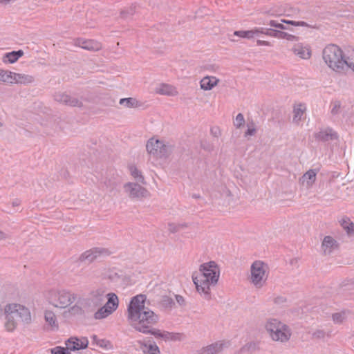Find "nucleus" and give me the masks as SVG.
<instances>
[{
    "label": "nucleus",
    "mask_w": 354,
    "mask_h": 354,
    "mask_svg": "<svg viewBox=\"0 0 354 354\" xmlns=\"http://www.w3.org/2000/svg\"><path fill=\"white\" fill-rule=\"evenodd\" d=\"M145 300L146 296L142 294L131 299L128 306V321L130 325L137 331L145 334H151L156 337L163 339L171 338V333H162L160 330L152 328L158 322V316L145 307Z\"/></svg>",
    "instance_id": "1"
},
{
    "label": "nucleus",
    "mask_w": 354,
    "mask_h": 354,
    "mask_svg": "<svg viewBox=\"0 0 354 354\" xmlns=\"http://www.w3.org/2000/svg\"><path fill=\"white\" fill-rule=\"evenodd\" d=\"M220 275V270L214 261H209L200 266L199 272L192 276L193 282L199 293H203L206 299H210V286L216 285Z\"/></svg>",
    "instance_id": "2"
},
{
    "label": "nucleus",
    "mask_w": 354,
    "mask_h": 354,
    "mask_svg": "<svg viewBox=\"0 0 354 354\" xmlns=\"http://www.w3.org/2000/svg\"><path fill=\"white\" fill-rule=\"evenodd\" d=\"M6 322L5 326L8 331H12L18 323H29L31 315L28 308L17 304H8L5 307Z\"/></svg>",
    "instance_id": "3"
},
{
    "label": "nucleus",
    "mask_w": 354,
    "mask_h": 354,
    "mask_svg": "<svg viewBox=\"0 0 354 354\" xmlns=\"http://www.w3.org/2000/svg\"><path fill=\"white\" fill-rule=\"evenodd\" d=\"M265 328L273 341L287 342L292 335L290 327L276 318H268Z\"/></svg>",
    "instance_id": "4"
},
{
    "label": "nucleus",
    "mask_w": 354,
    "mask_h": 354,
    "mask_svg": "<svg viewBox=\"0 0 354 354\" xmlns=\"http://www.w3.org/2000/svg\"><path fill=\"white\" fill-rule=\"evenodd\" d=\"M322 57L326 64L333 71L340 72L346 66V57L337 46L328 45L322 52Z\"/></svg>",
    "instance_id": "5"
},
{
    "label": "nucleus",
    "mask_w": 354,
    "mask_h": 354,
    "mask_svg": "<svg viewBox=\"0 0 354 354\" xmlns=\"http://www.w3.org/2000/svg\"><path fill=\"white\" fill-rule=\"evenodd\" d=\"M146 149L150 155L156 158H167L171 153L173 147L152 138L147 141Z\"/></svg>",
    "instance_id": "6"
},
{
    "label": "nucleus",
    "mask_w": 354,
    "mask_h": 354,
    "mask_svg": "<svg viewBox=\"0 0 354 354\" xmlns=\"http://www.w3.org/2000/svg\"><path fill=\"white\" fill-rule=\"evenodd\" d=\"M50 303L57 308H64L76 299V295L65 290H53L49 294Z\"/></svg>",
    "instance_id": "7"
},
{
    "label": "nucleus",
    "mask_w": 354,
    "mask_h": 354,
    "mask_svg": "<svg viewBox=\"0 0 354 354\" xmlns=\"http://www.w3.org/2000/svg\"><path fill=\"white\" fill-rule=\"evenodd\" d=\"M105 295L102 289H97L91 292L89 297L84 300L82 304L83 313H93L100 307L104 301Z\"/></svg>",
    "instance_id": "8"
},
{
    "label": "nucleus",
    "mask_w": 354,
    "mask_h": 354,
    "mask_svg": "<svg viewBox=\"0 0 354 354\" xmlns=\"http://www.w3.org/2000/svg\"><path fill=\"white\" fill-rule=\"evenodd\" d=\"M107 297V302L104 306L102 305L97 308V310L94 313V318L95 319H102L107 317L118 307V298L115 293H109Z\"/></svg>",
    "instance_id": "9"
},
{
    "label": "nucleus",
    "mask_w": 354,
    "mask_h": 354,
    "mask_svg": "<svg viewBox=\"0 0 354 354\" xmlns=\"http://www.w3.org/2000/svg\"><path fill=\"white\" fill-rule=\"evenodd\" d=\"M266 267L261 261H256L251 266V282L257 288H261L266 281Z\"/></svg>",
    "instance_id": "10"
},
{
    "label": "nucleus",
    "mask_w": 354,
    "mask_h": 354,
    "mask_svg": "<svg viewBox=\"0 0 354 354\" xmlns=\"http://www.w3.org/2000/svg\"><path fill=\"white\" fill-rule=\"evenodd\" d=\"M109 254L110 252L106 248H93L82 253L79 260L81 262L90 263L101 257H107Z\"/></svg>",
    "instance_id": "11"
},
{
    "label": "nucleus",
    "mask_w": 354,
    "mask_h": 354,
    "mask_svg": "<svg viewBox=\"0 0 354 354\" xmlns=\"http://www.w3.org/2000/svg\"><path fill=\"white\" fill-rule=\"evenodd\" d=\"M54 100L64 105L71 107H82L83 104L81 100L73 95L68 94L66 92L58 91L53 95Z\"/></svg>",
    "instance_id": "12"
},
{
    "label": "nucleus",
    "mask_w": 354,
    "mask_h": 354,
    "mask_svg": "<svg viewBox=\"0 0 354 354\" xmlns=\"http://www.w3.org/2000/svg\"><path fill=\"white\" fill-rule=\"evenodd\" d=\"M65 344L69 351H75L87 348L88 340L86 337L79 339L76 337H71L66 341Z\"/></svg>",
    "instance_id": "13"
},
{
    "label": "nucleus",
    "mask_w": 354,
    "mask_h": 354,
    "mask_svg": "<svg viewBox=\"0 0 354 354\" xmlns=\"http://www.w3.org/2000/svg\"><path fill=\"white\" fill-rule=\"evenodd\" d=\"M126 192L132 198L146 197L147 190L138 183H128L124 185Z\"/></svg>",
    "instance_id": "14"
},
{
    "label": "nucleus",
    "mask_w": 354,
    "mask_h": 354,
    "mask_svg": "<svg viewBox=\"0 0 354 354\" xmlns=\"http://www.w3.org/2000/svg\"><path fill=\"white\" fill-rule=\"evenodd\" d=\"M314 136L317 140L322 142H327L338 139L337 133L330 127L321 129L319 131L315 133Z\"/></svg>",
    "instance_id": "15"
},
{
    "label": "nucleus",
    "mask_w": 354,
    "mask_h": 354,
    "mask_svg": "<svg viewBox=\"0 0 354 354\" xmlns=\"http://www.w3.org/2000/svg\"><path fill=\"white\" fill-rule=\"evenodd\" d=\"M75 45L91 51H97L102 48L100 43L92 39H77Z\"/></svg>",
    "instance_id": "16"
},
{
    "label": "nucleus",
    "mask_w": 354,
    "mask_h": 354,
    "mask_svg": "<svg viewBox=\"0 0 354 354\" xmlns=\"http://www.w3.org/2000/svg\"><path fill=\"white\" fill-rule=\"evenodd\" d=\"M121 183V179L119 177H113L106 179L104 181V185L108 192L115 195L120 191Z\"/></svg>",
    "instance_id": "17"
},
{
    "label": "nucleus",
    "mask_w": 354,
    "mask_h": 354,
    "mask_svg": "<svg viewBox=\"0 0 354 354\" xmlns=\"http://www.w3.org/2000/svg\"><path fill=\"white\" fill-rule=\"evenodd\" d=\"M337 241L330 236H326L322 241V247L325 254H329L337 248Z\"/></svg>",
    "instance_id": "18"
},
{
    "label": "nucleus",
    "mask_w": 354,
    "mask_h": 354,
    "mask_svg": "<svg viewBox=\"0 0 354 354\" xmlns=\"http://www.w3.org/2000/svg\"><path fill=\"white\" fill-rule=\"evenodd\" d=\"M224 344L217 342L198 351V354H218L223 348Z\"/></svg>",
    "instance_id": "19"
},
{
    "label": "nucleus",
    "mask_w": 354,
    "mask_h": 354,
    "mask_svg": "<svg viewBox=\"0 0 354 354\" xmlns=\"http://www.w3.org/2000/svg\"><path fill=\"white\" fill-rule=\"evenodd\" d=\"M140 349L142 351L143 354H160L158 346L155 342L151 343L139 341Z\"/></svg>",
    "instance_id": "20"
},
{
    "label": "nucleus",
    "mask_w": 354,
    "mask_h": 354,
    "mask_svg": "<svg viewBox=\"0 0 354 354\" xmlns=\"http://www.w3.org/2000/svg\"><path fill=\"white\" fill-rule=\"evenodd\" d=\"M292 51L295 55H297L301 59H308L311 56L310 49L307 46H304L301 44L295 45L292 48Z\"/></svg>",
    "instance_id": "21"
},
{
    "label": "nucleus",
    "mask_w": 354,
    "mask_h": 354,
    "mask_svg": "<svg viewBox=\"0 0 354 354\" xmlns=\"http://www.w3.org/2000/svg\"><path fill=\"white\" fill-rule=\"evenodd\" d=\"M317 173L314 169H310L306 171L299 179V182L306 187H311L316 180Z\"/></svg>",
    "instance_id": "22"
},
{
    "label": "nucleus",
    "mask_w": 354,
    "mask_h": 354,
    "mask_svg": "<svg viewBox=\"0 0 354 354\" xmlns=\"http://www.w3.org/2000/svg\"><path fill=\"white\" fill-rule=\"evenodd\" d=\"M218 80L215 77L206 76L204 77L200 82L201 89L205 91H209L214 86L217 84Z\"/></svg>",
    "instance_id": "23"
},
{
    "label": "nucleus",
    "mask_w": 354,
    "mask_h": 354,
    "mask_svg": "<svg viewBox=\"0 0 354 354\" xmlns=\"http://www.w3.org/2000/svg\"><path fill=\"white\" fill-rule=\"evenodd\" d=\"M24 55L22 50H13L6 53L3 57V62L4 63L13 64L16 62L21 57Z\"/></svg>",
    "instance_id": "24"
},
{
    "label": "nucleus",
    "mask_w": 354,
    "mask_h": 354,
    "mask_svg": "<svg viewBox=\"0 0 354 354\" xmlns=\"http://www.w3.org/2000/svg\"><path fill=\"white\" fill-rule=\"evenodd\" d=\"M14 84H28L34 82V77L29 75L15 73Z\"/></svg>",
    "instance_id": "25"
},
{
    "label": "nucleus",
    "mask_w": 354,
    "mask_h": 354,
    "mask_svg": "<svg viewBox=\"0 0 354 354\" xmlns=\"http://www.w3.org/2000/svg\"><path fill=\"white\" fill-rule=\"evenodd\" d=\"M156 92L160 95H174L176 93L175 88L169 84H162L156 90Z\"/></svg>",
    "instance_id": "26"
},
{
    "label": "nucleus",
    "mask_w": 354,
    "mask_h": 354,
    "mask_svg": "<svg viewBox=\"0 0 354 354\" xmlns=\"http://www.w3.org/2000/svg\"><path fill=\"white\" fill-rule=\"evenodd\" d=\"M305 111L306 106L304 104H299L295 106L293 110V122L298 123L301 120Z\"/></svg>",
    "instance_id": "27"
},
{
    "label": "nucleus",
    "mask_w": 354,
    "mask_h": 354,
    "mask_svg": "<svg viewBox=\"0 0 354 354\" xmlns=\"http://www.w3.org/2000/svg\"><path fill=\"white\" fill-rule=\"evenodd\" d=\"M14 72L0 69V81L7 84H14Z\"/></svg>",
    "instance_id": "28"
},
{
    "label": "nucleus",
    "mask_w": 354,
    "mask_h": 354,
    "mask_svg": "<svg viewBox=\"0 0 354 354\" xmlns=\"http://www.w3.org/2000/svg\"><path fill=\"white\" fill-rule=\"evenodd\" d=\"M340 224L349 236H354V224L350 222L348 218H343L340 221Z\"/></svg>",
    "instance_id": "29"
},
{
    "label": "nucleus",
    "mask_w": 354,
    "mask_h": 354,
    "mask_svg": "<svg viewBox=\"0 0 354 354\" xmlns=\"http://www.w3.org/2000/svg\"><path fill=\"white\" fill-rule=\"evenodd\" d=\"M45 321L51 326L58 327L56 316L55 313L50 310H46L44 314Z\"/></svg>",
    "instance_id": "30"
},
{
    "label": "nucleus",
    "mask_w": 354,
    "mask_h": 354,
    "mask_svg": "<svg viewBox=\"0 0 354 354\" xmlns=\"http://www.w3.org/2000/svg\"><path fill=\"white\" fill-rule=\"evenodd\" d=\"M91 339H93V342L95 343L97 346L101 348H104L106 349H109L111 348V342L109 340L105 339H99L97 335H93L91 336Z\"/></svg>",
    "instance_id": "31"
},
{
    "label": "nucleus",
    "mask_w": 354,
    "mask_h": 354,
    "mask_svg": "<svg viewBox=\"0 0 354 354\" xmlns=\"http://www.w3.org/2000/svg\"><path fill=\"white\" fill-rule=\"evenodd\" d=\"M129 169L131 172V176L136 179L138 181L144 183V177L142 176L141 171L138 169L135 165H129Z\"/></svg>",
    "instance_id": "32"
},
{
    "label": "nucleus",
    "mask_w": 354,
    "mask_h": 354,
    "mask_svg": "<svg viewBox=\"0 0 354 354\" xmlns=\"http://www.w3.org/2000/svg\"><path fill=\"white\" fill-rule=\"evenodd\" d=\"M138 103V102L133 97L122 98L120 100V104L128 108L137 106Z\"/></svg>",
    "instance_id": "33"
},
{
    "label": "nucleus",
    "mask_w": 354,
    "mask_h": 354,
    "mask_svg": "<svg viewBox=\"0 0 354 354\" xmlns=\"http://www.w3.org/2000/svg\"><path fill=\"white\" fill-rule=\"evenodd\" d=\"M234 35L242 38L252 39L255 37V32L252 30H237L234 32Z\"/></svg>",
    "instance_id": "34"
},
{
    "label": "nucleus",
    "mask_w": 354,
    "mask_h": 354,
    "mask_svg": "<svg viewBox=\"0 0 354 354\" xmlns=\"http://www.w3.org/2000/svg\"><path fill=\"white\" fill-rule=\"evenodd\" d=\"M346 311H342L340 313H336L332 315L333 321L335 324H341L346 319Z\"/></svg>",
    "instance_id": "35"
},
{
    "label": "nucleus",
    "mask_w": 354,
    "mask_h": 354,
    "mask_svg": "<svg viewBox=\"0 0 354 354\" xmlns=\"http://www.w3.org/2000/svg\"><path fill=\"white\" fill-rule=\"evenodd\" d=\"M281 21L282 23L290 24V25L295 26L315 28L314 26L309 25L308 24H307L305 21H292V20L281 19Z\"/></svg>",
    "instance_id": "36"
},
{
    "label": "nucleus",
    "mask_w": 354,
    "mask_h": 354,
    "mask_svg": "<svg viewBox=\"0 0 354 354\" xmlns=\"http://www.w3.org/2000/svg\"><path fill=\"white\" fill-rule=\"evenodd\" d=\"M283 31L272 28L266 29L265 32L266 35H268L279 39H281L283 37Z\"/></svg>",
    "instance_id": "37"
},
{
    "label": "nucleus",
    "mask_w": 354,
    "mask_h": 354,
    "mask_svg": "<svg viewBox=\"0 0 354 354\" xmlns=\"http://www.w3.org/2000/svg\"><path fill=\"white\" fill-rule=\"evenodd\" d=\"M331 111L332 115L335 116L341 113V102L339 101H335L331 103Z\"/></svg>",
    "instance_id": "38"
},
{
    "label": "nucleus",
    "mask_w": 354,
    "mask_h": 354,
    "mask_svg": "<svg viewBox=\"0 0 354 354\" xmlns=\"http://www.w3.org/2000/svg\"><path fill=\"white\" fill-rule=\"evenodd\" d=\"M186 226V224L169 223L168 230L171 233H176L178 232L180 229L184 228Z\"/></svg>",
    "instance_id": "39"
},
{
    "label": "nucleus",
    "mask_w": 354,
    "mask_h": 354,
    "mask_svg": "<svg viewBox=\"0 0 354 354\" xmlns=\"http://www.w3.org/2000/svg\"><path fill=\"white\" fill-rule=\"evenodd\" d=\"M161 305L166 308H171L174 305V301L171 297L165 296L161 300Z\"/></svg>",
    "instance_id": "40"
},
{
    "label": "nucleus",
    "mask_w": 354,
    "mask_h": 354,
    "mask_svg": "<svg viewBox=\"0 0 354 354\" xmlns=\"http://www.w3.org/2000/svg\"><path fill=\"white\" fill-rule=\"evenodd\" d=\"M51 354H70L67 346L66 348L62 346H55L51 349Z\"/></svg>",
    "instance_id": "41"
},
{
    "label": "nucleus",
    "mask_w": 354,
    "mask_h": 354,
    "mask_svg": "<svg viewBox=\"0 0 354 354\" xmlns=\"http://www.w3.org/2000/svg\"><path fill=\"white\" fill-rule=\"evenodd\" d=\"M135 6H131L127 10H123L120 12V17L122 18L126 19L129 16H132L135 12Z\"/></svg>",
    "instance_id": "42"
},
{
    "label": "nucleus",
    "mask_w": 354,
    "mask_h": 354,
    "mask_svg": "<svg viewBox=\"0 0 354 354\" xmlns=\"http://www.w3.org/2000/svg\"><path fill=\"white\" fill-rule=\"evenodd\" d=\"M245 123L244 116L242 113H239L235 118L234 122V126L237 128H240Z\"/></svg>",
    "instance_id": "43"
},
{
    "label": "nucleus",
    "mask_w": 354,
    "mask_h": 354,
    "mask_svg": "<svg viewBox=\"0 0 354 354\" xmlns=\"http://www.w3.org/2000/svg\"><path fill=\"white\" fill-rule=\"evenodd\" d=\"M268 25H270L272 27H274L276 28L280 29V30H286L287 28L283 24V23L281 21V23L274 21V20H270L268 22Z\"/></svg>",
    "instance_id": "44"
},
{
    "label": "nucleus",
    "mask_w": 354,
    "mask_h": 354,
    "mask_svg": "<svg viewBox=\"0 0 354 354\" xmlns=\"http://www.w3.org/2000/svg\"><path fill=\"white\" fill-rule=\"evenodd\" d=\"M287 299L283 296H277L274 299V303L276 305L283 306L286 303Z\"/></svg>",
    "instance_id": "45"
},
{
    "label": "nucleus",
    "mask_w": 354,
    "mask_h": 354,
    "mask_svg": "<svg viewBox=\"0 0 354 354\" xmlns=\"http://www.w3.org/2000/svg\"><path fill=\"white\" fill-rule=\"evenodd\" d=\"M346 66L353 69L354 71V52L348 56L346 59Z\"/></svg>",
    "instance_id": "46"
},
{
    "label": "nucleus",
    "mask_w": 354,
    "mask_h": 354,
    "mask_svg": "<svg viewBox=\"0 0 354 354\" xmlns=\"http://www.w3.org/2000/svg\"><path fill=\"white\" fill-rule=\"evenodd\" d=\"M325 331L320 329L316 330L312 334L313 337L315 339H324L325 337Z\"/></svg>",
    "instance_id": "47"
},
{
    "label": "nucleus",
    "mask_w": 354,
    "mask_h": 354,
    "mask_svg": "<svg viewBox=\"0 0 354 354\" xmlns=\"http://www.w3.org/2000/svg\"><path fill=\"white\" fill-rule=\"evenodd\" d=\"M281 39H286L288 41H295L297 39V37L283 32V37Z\"/></svg>",
    "instance_id": "48"
},
{
    "label": "nucleus",
    "mask_w": 354,
    "mask_h": 354,
    "mask_svg": "<svg viewBox=\"0 0 354 354\" xmlns=\"http://www.w3.org/2000/svg\"><path fill=\"white\" fill-rule=\"evenodd\" d=\"M175 297H176L177 303L180 306H185V301L183 296L179 295H176Z\"/></svg>",
    "instance_id": "49"
},
{
    "label": "nucleus",
    "mask_w": 354,
    "mask_h": 354,
    "mask_svg": "<svg viewBox=\"0 0 354 354\" xmlns=\"http://www.w3.org/2000/svg\"><path fill=\"white\" fill-rule=\"evenodd\" d=\"M267 28H255L252 29V31L255 32V37H258L260 34H264L266 32V30Z\"/></svg>",
    "instance_id": "50"
},
{
    "label": "nucleus",
    "mask_w": 354,
    "mask_h": 354,
    "mask_svg": "<svg viewBox=\"0 0 354 354\" xmlns=\"http://www.w3.org/2000/svg\"><path fill=\"white\" fill-rule=\"evenodd\" d=\"M256 133V129L255 128H248V130L245 133V136H253Z\"/></svg>",
    "instance_id": "51"
},
{
    "label": "nucleus",
    "mask_w": 354,
    "mask_h": 354,
    "mask_svg": "<svg viewBox=\"0 0 354 354\" xmlns=\"http://www.w3.org/2000/svg\"><path fill=\"white\" fill-rule=\"evenodd\" d=\"M257 44L258 46H270V44L269 41H263V40H257Z\"/></svg>",
    "instance_id": "52"
},
{
    "label": "nucleus",
    "mask_w": 354,
    "mask_h": 354,
    "mask_svg": "<svg viewBox=\"0 0 354 354\" xmlns=\"http://www.w3.org/2000/svg\"><path fill=\"white\" fill-rule=\"evenodd\" d=\"M219 132V130L217 127H214L211 129V133L214 136H217V133Z\"/></svg>",
    "instance_id": "53"
},
{
    "label": "nucleus",
    "mask_w": 354,
    "mask_h": 354,
    "mask_svg": "<svg viewBox=\"0 0 354 354\" xmlns=\"http://www.w3.org/2000/svg\"><path fill=\"white\" fill-rule=\"evenodd\" d=\"M21 204V201L19 199H15L12 202V205L13 207H15V206H19V205Z\"/></svg>",
    "instance_id": "54"
},
{
    "label": "nucleus",
    "mask_w": 354,
    "mask_h": 354,
    "mask_svg": "<svg viewBox=\"0 0 354 354\" xmlns=\"http://www.w3.org/2000/svg\"><path fill=\"white\" fill-rule=\"evenodd\" d=\"M3 313H5V308H3V306L0 304V315H1Z\"/></svg>",
    "instance_id": "55"
},
{
    "label": "nucleus",
    "mask_w": 354,
    "mask_h": 354,
    "mask_svg": "<svg viewBox=\"0 0 354 354\" xmlns=\"http://www.w3.org/2000/svg\"><path fill=\"white\" fill-rule=\"evenodd\" d=\"M4 236H5L4 233L0 231V239H3Z\"/></svg>",
    "instance_id": "56"
},
{
    "label": "nucleus",
    "mask_w": 354,
    "mask_h": 354,
    "mask_svg": "<svg viewBox=\"0 0 354 354\" xmlns=\"http://www.w3.org/2000/svg\"><path fill=\"white\" fill-rule=\"evenodd\" d=\"M295 262H297V259H292L290 261V263H291V264L295 263Z\"/></svg>",
    "instance_id": "57"
},
{
    "label": "nucleus",
    "mask_w": 354,
    "mask_h": 354,
    "mask_svg": "<svg viewBox=\"0 0 354 354\" xmlns=\"http://www.w3.org/2000/svg\"><path fill=\"white\" fill-rule=\"evenodd\" d=\"M253 344L252 343H250V344L248 345H246V346L248 347V349L252 346Z\"/></svg>",
    "instance_id": "58"
},
{
    "label": "nucleus",
    "mask_w": 354,
    "mask_h": 354,
    "mask_svg": "<svg viewBox=\"0 0 354 354\" xmlns=\"http://www.w3.org/2000/svg\"><path fill=\"white\" fill-rule=\"evenodd\" d=\"M3 124L0 122V127H2Z\"/></svg>",
    "instance_id": "59"
}]
</instances>
